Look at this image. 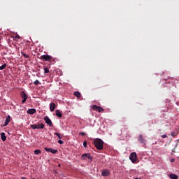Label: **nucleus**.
Returning <instances> with one entry per match:
<instances>
[{
	"mask_svg": "<svg viewBox=\"0 0 179 179\" xmlns=\"http://www.w3.org/2000/svg\"><path fill=\"white\" fill-rule=\"evenodd\" d=\"M162 139H164V138H167V135L164 134V135L162 136Z\"/></svg>",
	"mask_w": 179,
	"mask_h": 179,
	"instance_id": "30",
	"label": "nucleus"
},
{
	"mask_svg": "<svg viewBox=\"0 0 179 179\" xmlns=\"http://www.w3.org/2000/svg\"><path fill=\"white\" fill-rule=\"evenodd\" d=\"M40 83V81H38V80H36L34 82V85H35L36 86H37V85H38Z\"/></svg>",
	"mask_w": 179,
	"mask_h": 179,
	"instance_id": "25",
	"label": "nucleus"
},
{
	"mask_svg": "<svg viewBox=\"0 0 179 179\" xmlns=\"http://www.w3.org/2000/svg\"><path fill=\"white\" fill-rule=\"evenodd\" d=\"M54 135L58 136L59 139H62V136H61V134L59 133H54Z\"/></svg>",
	"mask_w": 179,
	"mask_h": 179,
	"instance_id": "24",
	"label": "nucleus"
},
{
	"mask_svg": "<svg viewBox=\"0 0 179 179\" xmlns=\"http://www.w3.org/2000/svg\"><path fill=\"white\" fill-rule=\"evenodd\" d=\"M6 68V64H3L0 66V71H3Z\"/></svg>",
	"mask_w": 179,
	"mask_h": 179,
	"instance_id": "23",
	"label": "nucleus"
},
{
	"mask_svg": "<svg viewBox=\"0 0 179 179\" xmlns=\"http://www.w3.org/2000/svg\"><path fill=\"white\" fill-rule=\"evenodd\" d=\"M83 146H84V148H87V141L83 142Z\"/></svg>",
	"mask_w": 179,
	"mask_h": 179,
	"instance_id": "27",
	"label": "nucleus"
},
{
	"mask_svg": "<svg viewBox=\"0 0 179 179\" xmlns=\"http://www.w3.org/2000/svg\"><path fill=\"white\" fill-rule=\"evenodd\" d=\"M41 59H44V61H51V59H52V57L43 55L41 57Z\"/></svg>",
	"mask_w": 179,
	"mask_h": 179,
	"instance_id": "8",
	"label": "nucleus"
},
{
	"mask_svg": "<svg viewBox=\"0 0 179 179\" xmlns=\"http://www.w3.org/2000/svg\"><path fill=\"white\" fill-rule=\"evenodd\" d=\"M171 136H177V133H176V132H172V133H171Z\"/></svg>",
	"mask_w": 179,
	"mask_h": 179,
	"instance_id": "29",
	"label": "nucleus"
},
{
	"mask_svg": "<svg viewBox=\"0 0 179 179\" xmlns=\"http://www.w3.org/2000/svg\"><path fill=\"white\" fill-rule=\"evenodd\" d=\"M92 110H94V111H97L98 113H101L104 111V109L103 108L97 106V105H93Z\"/></svg>",
	"mask_w": 179,
	"mask_h": 179,
	"instance_id": "5",
	"label": "nucleus"
},
{
	"mask_svg": "<svg viewBox=\"0 0 179 179\" xmlns=\"http://www.w3.org/2000/svg\"><path fill=\"white\" fill-rule=\"evenodd\" d=\"M57 108V105L55 103H51L50 105V110L51 112L54 111Z\"/></svg>",
	"mask_w": 179,
	"mask_h": 179,
	"instance_id": "10",
	"label": "nucleus"
},
{
	"mask_svg": "<svg viewBox=\"0 0 179 179\" xmlns=\"http://www.w3.org/2000/svg\"><path fill=\"white\" fill-rule=\"evenodd\" d=\"M94 145L98 150H103L104 148V141L100 138H95L94 140Z\"/></svg>",
	"mask_w": 179,
	"mask_h": 179,
	"instance_id": "1",
	"label": "nucleus"
},
{
	"mask_svg": "<svg viewBox=\"0 0 179 179\" xmlns=\"http://www.w3.org/2000/svg\"><path fill=\"white\" fill-rule=\"evenodd\" d=\"M30 127L32 129H43L45 125L43 123H39L38 124H31Z\"/></svg>",
	"mask_w": 179,
	"mask_h": 179,
	"instance_id": "3",
	"label": "nucleus"
},
{
	"mask_svg": "<svg viewBox=\"0 0 179 179\" xmlns=\"http://www.w3.org/2000/svg\"><path fill=\"white\" fill-rule=\"evenodd\" d=\"M169 178H170L171 179H178V176H177V175H176V174H174V173H171V174L169 175Z\"/></svg>",
	"mask_w": 179,
	"mask_h": 179,
	"instance_id": "14",
	"label": "nucleus"
},
{
	"mask_svg": "<svg viewBox=\"0 0 179 179\" xmlns=\"http://www.w3.org/2000/svg\"><path fill=\"white\" fill-rule=\"evenodd\" d=\"M45 152H51V148H45Z\"/></svg>",
	"mask_w": 179,
	"mask_h": 179,
	"instance_id": "28",
	"label": "nucleus"
},
{
	"mask_svg": "<svg viewBox=\"0 0 179 179\" xmlns=\"http://www.w3.org/2000/svg\"><path fill=\"white\" fill-rule=\"evenodd\" d=\"M57 152H58V150H57L55 149L50 148V153H52V155H55Z\"/></svg>",
	"mask_w": 179,
	"mask_h": 179,
	"instance_id": "18",
	"label": "nucleus"
},
{
	"mask_svg": "<svg viewBox=\"0 0 179 179\" xmlns=\"http://www.w3.org/2000/svg\"><path fill=\"white\" fill-rule=\"evenodd\" d=\"M74 96H76V97H78V99H80V92H74Z\"/></svg>",
	"mask_w": 179,
	"mask_h": 179,
	"instance_id": "17",
	"label": "nucleus"
},
{
	"mask_svg": "<svg viewBox=\"0 0 179 179\" xmlns=\"http://www.w3.org/2000/svg\"><path fill=\"white\" fill-rule=\"evenodd\" d=\"M27 114H30V115H32L33 114H36V109L35 108H31L29 109L27 111Z\"/></svg>",
	"mask_w": 179,
	"mask_h": 179,
	"instance_id": "11",
	"label": "nucleus"
},
{
	"mask_svg": "<svg viewBox=\"0 0 179 179\" xmlns=\"http://www.w3.org/2000/svg\"><path fill=\"white\" fill-rule=\"evenodd\" d=\"M1 139L3 141V142L6 141V136H5V133H1Z\"/></svg>",
	"mask_w": 179,
	"mask_h": 179,
	"instance_id": "16",
	"label": "nucleus"
},
{
	"mask_svg": "<svg viewBox=\"0 0 179 179\" xmlns=\"http://www.w3.org/2000/svg\"><path fill=\"white\" fill-rule=\"evenodd\" d=\"M43 69H44V73H48L50 72V70L47 68V66H44Z\"/></svg>",
	"mask_w": 179,
	"mask_h": 179,
	"instance_id": "20",
	"label": "nucleus"
},
{
	"mask_svg": "<svg viewBox=\"0 0 179 179\" xmlns=\"http://www.w3.org/2000/svg\"><path fill=\"white\" fill-rule=\"evenodd\" d=\"M129 157L131 163H136V160H138V155H136V152H131Z\"/></svg>",
	"mask_w": 179,
	"mask_h": 179,
	"instance_id": "2",
	"label": "nucleus"
},
{
	"mask_svg": "<svg viewBox=\"0 0 179 179\" xmlns=\"http://www.w3.org/2000/svg\"><path fill=\"white\" fill-rule=\"evenodd\" d=\"M20 97L22 99V103H26V100H27V95H26V93H24V91L20 92Z\"/></svg>",
	"mask_w": 179,
	"mask_h": 179,
	"instance_id": "7",
	"label": "nucleus"
},
{
	"mask_svg": "<svg viewBox=\"0 0 179 179\" xmlns=\"http://www.w3.org/2000/svg\"><path fill=\"white\" fill-rule=\"evenodd\" d=\"M134 179H141V178H134Z\"/></svg>",
	"mask_w": 179,
	"mask_h": 179,
	"instance_id": "34",
	"label": "nucleus"
},
{
	"mask_svg": "<svg viewBox=\"0 0 179 179\" xmlns=\"http://www.w3.org/2000/svg\"><path fill=\"white\" fill-rule=\"evenodd\" d=\"M55 115H57V117H59V118H61V117H62V113H61V111H59V110H55Z\"/></svg>",
	"mask_w": 179,
	"mask_h": 179,
	"instance_id": "15",
	"label": "nucleus"
},
{
	"mask_svg": "<svg viewBox=\"0 0 179 179\" xmlns=\"http://www.w3.org/2000/svg\"><path fill=\"white\" fill-rule=\"evenodd\" d=\"M43 120L47 125H48L49 127H52V122L51 121V119L48 117V116H45Z\"/></svg>",
	"mask_w": 179,
	"mask_h": 179,
	"instance_id": "6",
	"label": "nucleus"
},
{
	"mask_svg": "<svg viewBox=\"0 0 179 179\" xmlns=\"http://www.w3.org/2000/svg\"><path fill=\"white\" fill-rule=\"evenodd\" d=\"M34 155H40V153H41V150H35L34 151Z\"/></svg>",
	"mask_w": 179,
	"mask_h": 179,
	"instance_id": "21",
	"label": "nucleus"
},
{
	"mask_svg": "<svg viewBox=\"0 0 179 179\" xmlns=\"http://www.w3.org/2000/svg\"><path fill=\"white\" fill-rule=\"evenodd\" d=\"M57 167H61V164H59Z\"/></svg>",
	"mask_w": 179,
	"mask_h": 179,
	"instance_id": "33",
	"label": "nucleus"
},
{
	"mask_svg": "<svg viewBox=\"0 0 179 179\" xmlns=\"http://www.w3.org/2000/svg\"><path fill=\"white\" fill-rule=\"evenodd\" d=\"M79 135H81V136H85V134L84 132L79 133Z\"/></svg>",
	"mask_w": 179,
	"mask_h": 179,
	"instance_id": "31",
	"label": "nucleus"
},
{
	"mask_svg": "<svg viewBox=\"0 0 179 179\" xmlns=\"http://www.w3.org/2000/svg\"><path fill=\"white\" fill-rule=\"evenodd\" d=\"M21 54H22V55H23V57H24V58H30V56H29V55H27V54H25V53L23 52H22Z\"/></svg>",
	"mask_w": 179,
	"mask_h": 179,
	"instance_id": "22",
	"label": "nucleus"
},
{
	"mask_svg": "<svg viewBox=\"0 0 179 179\" xmlns=\"http://www.w3.org/2000/svg\"><path fill=\"white\" fill-rule=\"evenodd\" d=\"M58 143H59V145H64V141L62 140H59Z\"/></svg>",
	"mask_w": 179,
	"mask_h": 179,
	"instance_id": "26",
	"label": "nucleus"
},
{
	"mask_svg": "<svg viewBox=\"0 0 179 179\" xmlns=\"http://www.w3.org/2000/svg\"><path fill=\"white\" fill-rule=\"evenodd\" d=\"M19 38H20V36H19L18 34H16V35L14 36L13 40H15V41H17L19 40Z\"/></svg>",
	"mask_w": 179,
	"mask_h": 179,
	"instance_id": "19",
	"label": "nucleus"
},
{
	"mask_svg": "<svg viewBox=\"0 0 179 179\" xmlns=\"http://www.w3.org/2000/svg\"><path fill=\"white\" fill-rule=\"evenodd\" d=\"M9 122H10V115H8L6 117L3 127H6V125H8V124H9Z\"/></svg>",
	"mask_w": 179,
	"mask_h": 179,
	"instance_id": "12",
	"label": "nucleus"
},
{
	"mask_svg": "<svg viewBox=\"0 0 179 179\" xmlns=\"http://www.w3.org/2000/svg\"><path fill=\"white\" fill-rule=\"evenodd\" d=\"M0 41H1V38H0Z\"/></svg>",
	"mask_w": 179,
	"mask_h": 179,
	"instance_id": "35",
	"label": "nucleus"
},
{
	"mask_svg": "<svg viewBox=\"0 0 179 179\" xmlns=\"http://www.w3.org/2000/svg\"><path fill=\"white\" fill-rule=\"evenodd\" d=\"M174 162V159H171V163H173Z\"/></svg>",
	"mask_w": 179,
	"mask_h": 179,
	"instance_id": "32",
	"label": "nucleus"
},
{
	"mask_svg": "<svg viewBox=\"0 0 179 179\" xmlns=\"http://www.w3.org/2000/svg\"><path fill=\"white\" fill-rule=\"evenodd\" d=\"M101 176H103V177H108V176H110V171H108L107 169H105L102 171Z\"/></svg>",
	"mask_w": 179,
	"mask_h": 179,
	"instance_id": "9",
	"label": "nucleus"
},
{
	"mask_svg": "<svg viewBox=\"0 0 179 179\" xmlns=\"http://www.w3.org/2000/svg\"><path fill=\"white\" fill-rule=\"evenodd\" d=\"M81 159L82 160H86L87 159L88 160H90V162H93V157H92L89 153L83 154Z\"/></svg>",
	"mask_w": 179,
	"mask_h": 179,
	"instance_id": "4",
	"label": "nucleus"
},
{
	"mask_svg": "<svg viewBox=\"0 0 179 179\" xmlns=\"http://www.w3.org/2000/svg\"><path fill=\"white\" fill-rule=\"evenodd\" d=\"M138 141L141 143H145V139H143V136H142V134L138 136Z\"/></svg>",
	"mask_w": 179,
	"mask_h": 179,
	"instance_id": "13",
	"label": "nucleus"
}]
</instances>
